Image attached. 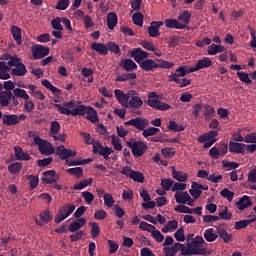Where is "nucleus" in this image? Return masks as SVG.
<instances>
[{
  "mask_svg": "<svg viewBox=\"0 0 256 256\" xmlns=\"http://www.w3.org/2000/svg\"><path fill=\"white\" fill-rule=\"evenodd\" d=\"M54 107L59 111V113H61V115H73V117H77L79 115L84 117V115H87V111L89 110V106L85 105H79L72 110L63 107L61 104H54Z\"/></svg>",
  "mask_w": 256,
  "mask_h": 256,
  "instance_id": "1",
  "label": "nucleus"
},
{
  "mask_svg": "<svg viewBox=\"0 0 256 256\" xmlns=\"http://www.w3.org/2000/svg\"><path fill=\"white\" fill-rule=\"evenodd\" d=\"M126 145L131 149L132 155H134L136 158L143 157L147 151V144H145L143 141L132 139L131 141H127Z\"/></svg>",
  "mask_w": 256,
  "mask_h": 256,
  "instance_id": "2",
  "label": "nucleus"
},
{
  "mask_svg": "<svg viewBox=\"0 0 256 256\" xmlns=\"http://www.w3.org/2000/svg\"><path fill=\"white\" fill-rule=\"evenodd\" d=\"M33 141L35 145L38 146V151H40L42 155H53L55 153V148H53L51 142L43 140L39 136L34 137Z\"/></svg>",
  "mask_w": 256,
  "mask_h": 256,
  "instance_id": "3",
  "label": "nucleus"
},
{
  "mask_svg": "<svg viewBox=\"0 0 256 256\" xmlns=\"http://www.w3.org/2000/svg\"><path fill=\"white\" fill-rule=\"evenodd\" d=\"M73 211H75V204H64L58 209V213L54 218L55 223L59 225V223L65 221L67 217L71 216Z\"/></svg>",
  "mask_w": 256,
  "mask_h": 256,
  "instance_id": "4",
  "label": "nucleus"
},
{
  "mask_svg": "<svg viewBox=\"0 0 256 256\" xmlns=\"http://www.w3.org/2000/svg\"><path fill=\"white\" fill-rule=\"evenodd\" d=\"M27 119V115L25 114H5L2 116L3 125H7L8 127H12L13 125H19L21 121H25Z\"/></svg>",
  "mask_w": 256,
  "mask_h": 256,
  "instance_id": "5",
  "label": "nucleus"
},
{
  "mask_svg": "<svg viewBox=\"0 0 256 256\" xmlns=\"http://www.w3.org/2000/svg\"><path fill=\"white\" fill-rule=\"evenodd\" d=\"M129 95V100H128V105L132 109H139V107H143V99L139 97L137 94V91L135 90H130L128 92Z\"/></svg>",
  "mask_w": 256,
  "mask_h": 256,
  "instance_id": "6",
  "label": "nucleus"
},
{
  "mask_svg": "<svg viewBox=\"0 0 256 256\" xmlns=\"http://www.w3.org/2000/svg\"><path fill=\"white\" fill-rule=\"evenodd\" d=\"M124 125H127V126L132 125V127H135V129H138V131H144L145 127H147L149 123H147V119L142 117H137V118L126 121Z\"/></svg>",
  "mask_w": 256,
  "mask_h": 256,
  "instance_id": "7",
  "label": "nucleus"
},
{
  "mask_svg": "<svg viewBox=\"0 0 256 256\" xmlns=\"http://www.w3.org/2000/svg\"><path fill=\"white\" fill-rule=\"evenodd\" d=\"M187 73H189L187 71V66H180L179 68H177L175 70L174 73H171L169 76H168V79L170 82H173V83H179L181 79V77H185V75H187Z\"/></svg>",
  "mask_w": 256,
  "mask_h": 256,
  "instance_id": "8",
  "label": "nucleus"
},
{
  "mask_svg": "<svg viewBox=\"0 0 256 256\" xmlns=\"http://www.w3.org/2000/svg\"><path fill=\"white\" fill-rule=\"evenodd\" d=\"M131 57H133L134 61L140 65V63H143L144 59L149 58V53L141 48H134L131 51Z\"/></svg>",
  "mask_w": 256,
  "mask_h": 256,
  "instance_id": "9",
  "label": "nucleus"
},
{
  "mask_svg": "<svg viewBox=\"0 0 256 256\" xmlns=\"http://www.w3.org/2000/svg\"><path fill=\"white\" fill-rule=\"evenodd\" d=\"M32 55L34 59H43L49 55V47L42 45H35L32 48Z\"/></svg>",
  "mask_w": 256,
  "mask_h": 256,
  "instance_id": "10",
  "label": "nucleus"
},
{
  "mask_svg": "<svg viewBox=\"0 0 256 256\" xmlns=\"http://www.w3.org/2000/svg\"><path fill=\"white\" fill-rule=\"evenodd\" d=\"M163 27V21H152L148 27L149 37L157 38L161 35L159 30Z\"/></svg>",
  "mask_w": 256,
  "mask_h": 256,
  "instance_id": "11",
  "label": "nucleus"
},
{
  "mask_svg": "<svg viewBox=\"0 0 256 256\" xmlns=\"http://www.w3.org/2000/svg\"><path fill=\"white\" fill-rule=\"evenodd\" d=\"M147 104L149 107H152V109H157L158 111H169V109H171V105L157 99H148Z\"/></svg>",
  "mask_w": 256,
  "mask_h": 256,
  "instance_id": "12",
  "label": "nucleus"
},
{
  "mask_svg": "<svg viewBox=\"0 0 256 256\" xmlns=\"http://www.w3.org/2000/svg\"><path fill=\"white\" fill-rule=\"evenodd\" d=\"M213 65V62L211 61V58L204 57L201 60H198L195 67L190 68V73H195V71H201V69H207Z\"/></svg>",
  "mask_w": 256,
  "mask_h": 256,
  "instance_id": "13",
  "label": "nucleus"
},
{
  "mask_svg": "<svg viewBox=\"0 0 256 256\" xmlns=\"http://www.w3.org/2000/svg\"><path fill=\"white\" fill-rule=\"evenodd\" d=\"M40 220L35 219L36 225H39L40 227L43 226V223H50V221H53V214H51V210L45 209L39 214Z\"/></svg>",
  "mask_w": 256,
  "mask_h": 256,
  "instance_id": "14",
  "label": "nucleus"
},
{
  "mask_svg": "<svg viewBox=\"0 0 256 256\" xmlns=\"http://www.w3.org/2000/svg\"><path fill=\"white\" fill-rule=\"evenodd\" d=\"M42 175L44 176L42 181L47 185H53V183H57V179H59V176H57V173L54 170L45 171Z\"/></svg>",
  "mask_w": 256,
  "mask_h": 256,
  "instance_id": "15",
  "label": "nucleus"
},
{
  "mask_svg": "<svg viewBox=\"0 0 256 256\" xmlns=\"http://www.w3.org/2000/svg\"><path fill=\"white\" fill-rule=\"evenodd\" d=\"M56 155H58L62 161H65V159H69V157H75L77 152H73L72 150L65 148V146H60L56 148Z\"/></svg>",
  "mask_w": 256,
  "mask_h": 256,
  "instance_id": "16",
  "label": "nucleus"
},
{
  "mask_svg": "<svg viewBox=\"0 0 256 256\" xmlns=\"http://www.w3.org/2000/svg\"><path fill=\"white\" fill-rule=\"evenodd\" d=\"M120 67L127 73H131V71L137 70V63L130 58H125L120 61Z\"/></svg>",
  "mask_w": 256,
  "mask_h": 256,
  "instance_id": "17",
  "label": "nucleus"
},
{
  "mask_svg": "<svg viewBox=\"0 0 256 256\" xmlns=\"http://www.w3.org/2000/svg\"><path fill=\"white\" fill-rule=\"evenodd\" d=\"M219 238L224 241V243H231L233 241V234L226 231L223 225H219L216 227Z\"/></svg>",
  "mask_w": 256,
  "mask_h": 256,
  "instance_id": "18",
  "label": "nucleus"
},
{
  "mask_svg": "<svg viewBox=\"0 0 256 256\" xmlns=\"http://www.w3.org/2000/svg\"><path fill=\"white\" fill-rule=\"evenodd\" d=\"M140 69L142 71H146L149 73V71H155V69H158L157 63L153 59H146L143 62L139 63Z\"/></svg>",
  "mask_w": 256,
  "mask_h": 256,
  "instance_id": "19",
  "label": "nucleus"
},
{
  "mask_svg": "<svg viewBox=\"0 0 256 256\" xmlns=\"http://www.w3.org/2000/svg\"><path fill=\"white\" fill-rule=\"evenodd\" d=\"M245 147H247V144L233 141L229 142L230 153H241V155H245Z\"/></svg>",
  "mask_w": 256,
  "mask_h": 256,
  "instance_id": "20",
  "label": "nucleus"
},
{
  "mask_svg": "<svg viewBox=\"0 0 256 256\" xmlns=\"http://www.w3.org/2000/svg\"><path fill=\"white\" fill-rule=\"evenodd\" d=\"M86 224L87 220L85 218H80L78 221H74L69 225L68 231H70V233H77V231L85 227Z\"/></svg>",
  "mask_w": 256,
  "mask_h": 256,
  "instance_id": "21",
  "label": "nucleus"
},
{
  "mask_svg": "<svg viewBox=\"0 0 256 256\" xmlns=\"http://www.w3.org/2000/svg\"><path fill=\"white\" fill-rule=\"evenodd\" d=\"M14 153L17 161H31V155L23 151V148L19 146L14 147Z\"/></svg>",
  "mask_w": 256,
  "mask_h": 256,
  "instance_id": "22",
  "label": "nucleus"
},
{
  "mask_svg": "<svg viewBox=\"0 0 256 256\" xmlns=\"http://www.w3.org/2000/svg\"><path fill=\"white\" fill-rule=\"evenodd\" d=\"M251 205H253V202H251V199L247 195H244L238 202H236L239 211H245V209L251 207Z\"/></svg>",
  "mask_w": 256,
  "mask_h": 256,
  "instance_id": "23",
  "label": "nucleus"
},
{
  "mask_svg": "<svg viewBox=\"0 0 256 256\" xmlns=\"http://www.w3.org/2000/svg\"><path fill=\"white\" fill-rule=\"evenodd\" d=\"M135 79H137V74L135 72L122 73L115 78V82L116 83H125V81H131V80H135Z\"/></svg>",
  "mask_w": 256,
  "mask_h": 256,
  "instance_id": "24",
  "label": "nucleus"
},
{
  "mask_svg": "<svg viewBox=\"0 0 256 256\" xmlns=\"http://www.w3.org/2000/svg\"><path fill=\"white\" fill-rule=\"evenodd\" d=\"M117 21H119V19L117 18V13H115V12L108 13L107 27H108V29H110V31H113V29H115V27H117Z\"/></svg>",
  "mask_w": 256,
  "mask_h": 256,
  "instance_id": "25",
  "label": "nucleus"
},
{
  "mask_svg": "<svg viewBox=\"0 0 256 256\" xmlns=\"http://www.w3.org/2000/svg\"><path fill=\"white\" fill-rule=\"evenodd\" d=\"M172 177L180 183H185V181H187V179L189 178V175H187V173L183 171H177L175 167H172Z\"/></svg>",
  "mask_w": 256,
  "mask_h": 256,
  "instance_id": "26",
  "label": "nucleus"
},
{
  "mask_svg": "<svg viewBox=\"0 0 256 256\" xmlns=\"http://www.w3.org/2000/svg\"><path fill=\"white\" fill-rule=\"evenodd\" d=\"M164 24L167 29H185V25H182L177 19H166Z\"/></svg>",
  "mask_w": 256,
  "mask_h": 256,
  "instance_id": "27",
  "label": "nucleus"
},
{
  "mask_svg": "<svg viewBox=\"0 0 256 256\" xmlns=\"http://www.w3.org/2000/svg\"><path fill=\"white\" fill-rule=\"evenodd\" d=\"M176 203L185 205L188 201H191V196L187 192H177L175 194Z\"/></svg>",
  "mask_w": 256,
  "mask_h": 256,
  "instance_id": "28",
  "label": "nucleus"
},
{
  "mask_svg": "<svg viewBox=\"0 0 256 256\" xmlns=\"http://www.w3.org/2000/svg\"><path fill=\"white\" fill-rule=\"evenodd\" d=\"M178 21H180L181 25H184L185 29H187V25L191 23V13L188 10L183 11L179 14Z\"/></svg>",
  "mask_w": 256,
  "mask_h": 256,
  "instance_id": "29",
  "label": "nucleus"
},
{
  "mask_svg": "<svg viewBox=\"0 0 256 256\" xmlns=\"http://www.w3.org/2000/svg\"><path fill=\"white\" fill-rule=\"evenodd\" d=\"M91 49L99 53V55H107L109 53V49L107 48V45L103 43H93L91 45Z\"/></svg>",
  "mask_w": 256,
  "mask_h": 256,
  "instance_id": "30",
  "label": "nucleus"
},
{
  "mask_svg": "<svg viewBox=\"0 0 256 256\" xmlns=\"http://www.w3.org/2000/svg\"><path fill=\"white\" fill-rule=\"evenodd\" d=\"M86 115V119L91 121V123H99V116H97V110H95V108L88 106Z\"/></svg>",
  "mask_w": 256,
  "mask_h": 256,
  "instance_id": "31",
  "label": "nucleus"
},
{
  "mask_svg": "<svg viewBox=\"0 0 256 256\" xmlns=\"http://www.w3.org/2000/svg\"><path fill=\"white\" fill-rule=\"evenodd\" d=\"M11 73L16 77H24V75H27V67L21 62L20 65L12 69Z\"/></svg>",
  "mask_w": 256,
  "mask_h": 256,
  "instance_id": "32",
  "label": "nucleus"
},
{
  "mask_svg": "<svg viewBox=\"0 0 256 256\" xmlns=\"http://www.w3.org/2000/svg\"><path fill=\"white\" fill-rule=\"evenodd\" d=\"M93 185V178H87L84 180H81L78 184H75L73 186L74 191H81L85 189V187H91Z\"/></svg>",
  "mask_w": 256,
  "mask_h": 256,
  "instance_id": "33",
  "label": "nucleus"
},
{
  "mask_svg": "<svg viewBox=\"0 0 256 256\" xmlns=\"http://www.w3.org/2000/svg\"><path fill=\"white\" fill-rule=\"evenodd\" d=\"M9 101H11V91L0 92V106L8 107Z\"/></svg>",
  "mask_w": 256,
  "mask_h": 256,
  "instance_id": "34",
  "label": "nucleus"
},
{
  "mask_svg": "<svg viewBox=\"0 0 256 256\" xmlns=\"http://www.w3.org/2000/svg\"><path fill=\"white\" fill-rule=\"evenodd\" d=\"M214 231L215 230L213 228H208L205 230L204 239L208 243H213V241H217V237H219V236L217 234H215Z\"/></svg>",
  "mask_w": 256,
  "mask_h": 256,
  "instance_id": "35",
  "label": "nucleus"
},
{
  "mask_svg": "<svg viewBox=\"0 0 256 256\" xmlns=\"http://www.w3.org/2000/svg\"><path fill=\"white\" fill-rule=\"evenodd\" d=\"M11 34L13 39L16 41L18 45H21L22 38H21V28L18 26H12L10 28Z\"/></svg>",
  "mask_w": 256,
  "mask_h": 256,
  "instance_id": "36",
  "label": "nucleus"
},
{
  "mask_svg": "<svg viewBox=\"0 0 256 256\" xmlns=\"http://www.w3.org/2000/svg\"><path fill=\"white\" fill-rule=\"evenodd\" d=\"M42 85L46 89H49V91H51V93H53V95L61 94V90L59 88L55 87L53 84H51V82L47 79L42 80Z\"/></svg>",
  "mask_w": 256,
  "mask_h": 256,
  "instance_id": "37",
  "label": "nucleus"
},
{
  "mask_svg": "<svg viewBox=\"0 0 256 256\" xmlns=\"http://www.w3.org/2000/svg\"><path fill=\"white\" fill-rule=\"evenodd\" d=\"M203 108L205 109V112H204L205 121H211V118L213 117V115H215V108L207 104H204Z\"/></svg>",
  "mask_w": 256,
  "mask_h": 256,
  "instance_id": "38",
  "label": "nucleus"
},
{
  "mask_svg": "<svg viewBox=\"0 0 256 256\" xmlns=\"http://www.w3.org/2000/svg\"><path fill=\"white\" fill-rule=\"evenodd\" d=\"M223 51H225V47L217 44H212L207 49L208 55H217V53H223Z\"/></svg>",
  "mask_w": 256,
  "mask_h": 256,
  "instance_id": "39",
  "label": "nucleus"
},
{
  "mask_svg": "<svg viewBox=\"0 0 256 256\" xmlns=\"http://www.w3.org/2000/svg\"><path fill=\"white\" fill-rule=\"evenodd\" d=\"M169 131H174V133H179L181 131H185V127L181 124H177L175 121H170L168 124Z\"/></svg>",
  "mask_w": 256,
  "mask_h": 256,
  "instance_id": "40",
  "label": "nucleus"
},
{
  "mask_svg": "<svg viewBox=\"0 0 256 256\" xmlns=\"http://www.w3.org/2000/svg\"><path fill=\"white\" fill-rule=\"evenodd\" d=\"M143 13L141 12H135L132 16V21L134 25H137L138 27H143Z\"/></svg>",
  "mask_w": 256,
  "mask_h": 256,
  "instance_id": "41",
  "label": "nucleus"
},
{
  "mask_svg": "<svg viewBox=\"0 0 256 256\" xmlns=\"http://www.w3.org/2000/svg\"><path fill=\"white\" fill-rule=\"evenodd\" d=\"M66 173H69L70 175H74L76 179H81V177H83V168L81 167L69 168L66 170Z\"/></svg>",
  "mask_w": 256,
  "mask_h": 256,
  "instance_id": "42",
  "label": "nucleus"
},
{
  "mask_svg": "<svg viewBox=\"0 0 256 256\" xmlns=\"http://www.w3.org/2000/svg\"><path fill=\"white\" fill-rule=\"evenodd\" d=\"M236 75L239 77L240 81L242 83H246V85H251V83H253L251 78H249V74L247 72L238 71Z\"/></svg>",
  "mask_w": 256,
  "mask_h": 256,
  "instance_id": "43",
  "label": "nucleus"
},
{
  "mask_svg": "<svg viewBox=\"0 0 256 256\" xmlns=\"http://www.w3.org/2000/svg\"><path fill=\"white\" fill-rule=\"evenodd\" d=\"M21 169H23V164H21L20 162H14L8 166V171L12 175L19 173Z\"/></svg>",
  "mask_w": 256,
  "mask_h": 256,
  "instance_id": "44",
  "label": "nucleus"
},
{
  "mask_svg": "<svg viewBox=\"0 0 256 256\" xmlns=\"http://www.w3.org/2000/svg\"><path fill=\"white\" fill-rule=\"evenodd\" d=\"M13 93L15 97H19L20 99H24V101H28L30 99L29 94H27V91L21 88H15L13 90Z\"/></svg>",
  "mask_w": 256,
  "mask_h": 256,
  "instance_id": "45",
  "label": "nucleus"
},
{
  "mask_svg": "<svg viewBox=\"0 0 256 256\" xmlns=\"http://www.w3.org/2000/svg\"><path fill=\"white\" fill-rule=\"evenodd\" d=\"M104 199V205L111 209L113 205H115V199L113 198V195L111 193H105L103 196Z\"/></svg>",
  "mask_w": 256,
  "mask_h": 256,
  "instance_id": "46",
  "label": "nucleus"
},
{
  "mask_svg": "<svg viewBox=\"0 0 256 256\" xmlns=\"http://www.w3.org/2000/svg\"><path fill=\"white\" fill-rule=\"evenodd\" d=\"M158 63V69H173V67H175V63L173 62H169L167 60H161V59H157Z\"/></svg>",
  "mask_w": 256,
  "mask_h": 256,
  "instance_id": "47",
  "label": "nucleus"
},
{
  "mask_svg": "<svg viewBox=\"0 0 256 256\" xmlns=\"http://www.w3.org/2000/svg\"><path fill=\"white\" fill-rule=\"evenodd\" d=\"M105 151V147H103V144L99 141H96L94 144H92V153L94 155H101Z\"/></svg>",
  "mask_w": 256,
  "mask_h": 256,
  "instance_id": "48",
  "label": "nucleus"
},
{
  "mask_svg": "<svg viewBox=\"0 0 256 256\" xmlns=\"http://www.w3.org/2000/svg\"><path fill=\"white\" fill-rule=\"evenodd\" d=\"M130 179H133V181H136L137 183H143V181H145L143 173L135 170L131 172Z\"/></svg>",
  "mask_w": 256,
  "mask_h": 256,
  "instance_id": "49",
  "label": "nucleus"
},
{
  "mask_svg": "<svg viewBox=\"0 0 256 256\" xmlns=\"http://www.w3.org/2000/svg\"><path fill=\"white\" fill-rule=\"evenodd\" d=\"M161 153L166 159H173L175 157V148L165 147L161 150Z\"/></svg>",
  "mask_w": 256,
  "mask_h": 256,
  "instance_id": "50",
  "label": "nucleus"
},
{
  "mask_svg": "<svg viewBox=\"0 0 256 256\" xmlns=\"http://www.w3.org/2000/svg\"><path fill=\"white\" fill-rule=\"evenodd\" d=\"M156 133H159V128L149 127L147 129L144 128L142 135L147 139V137H153Z\"/></svg>",
  "mask_w": 256,
  "mask_h": 256,
  "instance_id": "51",
  "label": "nucleus"
},
{
  "mask_svg": "<svg viewBox=\"0 0 256 256\" xmlns=\"http://www.w3.org/2000/svg\"><path fill=\"white\" fill-rule=\"evenodd\" d=\"M107 49L108 51H111V53H115V55H119V53H121V48H119V45H117L115 42L109 41L107 43Z\"/></svg>",
  "mask_w": 256,
  "mask_h": 256,
  "instance_id": "52",
  "label": "nucleus"
},
{
  "mask_svg": "<svg viewBox=\"0 0 256 256\" xmlns=\"http://www.w3.org/2000/svg\"><path fill=\"white\" fill-rule=\"evenodd\" d=\"M81 197L86 201L88 205H91L93 203V200L95 199V195L89 191H85L81 193Z\"/></svg>",
  "mask_w": 256,
  "mask_h": 256,
  "instance_id": "53",
  "label": "nucleus"
},
{
  "mask_svg": "<svg viewBox=\"0 0 256 256\" xmlns=\"http://www.w3.org/2000/svg\"><path fill=\"white\" fill-rule=\"evenodd\" d=\"M111 143L115 151H122L123 146L121 145V142H119V138H117L115 134L111 135Z\"/></svg>",
  "mask_w": 256,
  "mask_h": 256,
  "instance_id": "54",
  "label": "nucleus"
},
{
  "mask_svg": "<svg viewBox=\"0 0 256 256\" xmlns=\"http://www.w3.org/2000/svg\"><path fill=\"white\" fill-rule=\"evenodd\" d=\"M220 195L227 199V201H233V197H235V192L225 188L220 192Z\"/></svg>",
  "mask_w": 256,
  "mask_h": 256,
  "instance_id": "55",
  "label": "nucleus"
},
{
  "mask_svg": "<svg viewBox=\"0 0 256 256\" xmlns=\"http://www.w3.org/2000/svg\"><path fill=\"white\" fill-rule=\"evenodd\" d=\"M174 237L176 241H180V243H183L185 241V229L183 227L179 228L175 233Z\"/></svg>",
  "mask_w": 256,
  "mask_h": 256,
  "instance_id": "56",
  "label": "nucleus"
},
{
  "mask_svg": "<svg viewBox=\"0 0 256 256\" xmlns=\"http://www.w3.org/2000/svg\"><path fill=\"white\" fill-rule=\"evenodd\" d=\"M232 214L229 212V209L225 207L222 211L219 212V219H223L224 221L231 220Z\"/></svg>",
  "mask_w": 256,
  "mask_h": 256,
  "instance_id": "57",
  "label": "nucleus"
},
{
  "mask_svg": "<svg viewBox=\"0 0 256 256\" xmlns=\"http://www.w3.org/2000/svg\"><path fill=\"white\" fill-rule=\"evenodd\" d=\"M61 23H63V18H55L52 20V27L53 29H55L56 31H63V25H61Z\"/></svg>",
  "mask_w": 256,
  "mask_h": 256,
  "instance_id": "58",
  "label": "nucleus"
},
{
  "mask_svg": "<svg viewBox=\"0 0 256 256\" xmlns=\"http://www.w3.org/2000/svg\"><path fill=\"white\" fill-rule=\"evenodd\" d=\"M85 237V231L80 230L77 231L75 234L70 235V240L72 243H76V241H79Z\"/></svg>",
  "mask_w": 256,
  "mask_h": 256,
  "instance_id": "59",
  "label": "nucleus"
},
{
  "mask_svg": "<svg viewBox=\"0 0 256 256\" xmlns=\"http://www.w3.org/2000/svg\"><path fill=\"white\" fill-rule=\"evenodd\" d=\"M140 45L141 47H143V49H146V51H155V45L147 40H141L140 41Z\"/></svg>",
  "mask_w": 256,
  "mask_h": 256,
  "instance_id": "60",
  "label": "nucleus"
},
{
  "mask_svg": "<svg viewBox=\"0 0 256 256\" xmlns=\"http://www.w3.org/2000/svg\"><path fill=\"white\" fill-rule=\"evenodd\" d=\"M174 211L176 213H188L189 215H192V211L191 208H189V206H185V205H178L174 208Z\"/></svg>",
  "mask_w": 256,
  "mask_h": 256,
  "instance_id": "61",
  "label": "nucleus"
},
{
  "mask_svg": "<svg viewBox=\"0 0 256 256\" xmlns=\"http://www.w3.org/2000/svg\"><path fill=\"white\" fill-rule=\"evenodd\" d=\"M70 3V0H59L56 5V9L59 11H65L69 7Z\"/></svg>",
  "mask_w": 256,
  "mask_h": 256,
  "instance_id": "62",
  "label": "nucleus"
},
{
  "mask_svg": "<svg viewBox=\"0 0 256 256\" xmlns=\"http://www.w3.org/2000/svg\"><path fill=\"white\" fill-rule=\"evenodd\" d=\"M27 179L30 181V189H35L39 185V176L29 175Z\"/></svg>",
  "mask_w": 256,
  "mask_h": 256,
  "instance_id": "63",
  "label": "nucleus"
},
{
  "mask_svg": "<svg viewBox=\"0 0 256 256\" xmlns=\"http://www.w3.org/2000/svg\"><path fill=\"white\" fill-rule=\"evenodd\" d=\"M244 142L245 143H256V132H252V133L247 134L244 137Z\"/></svg>",
  "mask_w": 256,
  "mask_h": 256,
  "instance_id": "64",
  "label": "nucleus"
}]
</instances>
